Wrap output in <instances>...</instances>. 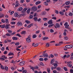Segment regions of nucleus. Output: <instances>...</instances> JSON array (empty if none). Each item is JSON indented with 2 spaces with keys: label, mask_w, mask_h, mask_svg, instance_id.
<instances>
[{
  "label": "nucleus",
  "mask_w": 73,
  "mask_h": 73,
  "mask_svg": "<svg viewBox=\"0 0 73 73\" xmlns=\"http://www.w3.org/2000/svg\"><path fill=\"white\" fill-rule=\"evenodd\" d=\"M67 65L68 66L71 68L72 66V62H67Z\"/></svg>",
  "instance_id": "obj_1"
},
{
  "label": "nucleus",
  "mask_w": 73,
  "mask_h": 73,
  "mask_svg": "<svg viewBox=\"0 0 73 73\" xmlns=\"http://www.w3.org/2000/svg\"><path fill=\"white\" fill-rule=\"evenodd\" d=\"M31 9L33 11H36V10H37V7L35 6H34L32 7Z\"/></svg>",
  "instance_id": "obj_2"
},
{
  "label": "nucleus",
  "mask_w": 73,
  "mask_h": 73,
  "mask_svg": "<svg viewBox=\"0 0 73 73\" xmlns=\"http://www.w3.org/2000/svg\"><path fill=\"white\" fill-rule=\"evenodd\" d=\"M64 25L65 26V28L66 29L68 28V27H69V25H68V22H66L64 24Z\"/></svg>",
  "instance_id": "obj_3"
},
{
  "label": "nucleus",
  "mask_w": 73,
  "mask_h": 73,
  "mask_svg": "<svg viewBox=\"0 0 73 73\" xmlns=\"http://www.w3.org/2000/svg\"><path fill=\"white\" fill-rule=\"evenodd\" d=\"M11 25L10 24H6V26L5 27V28L6 29H9V26Z\"/></svg>",
  "instance_id": "obj_4"
},
{
  "label": "nucleus",
  "mask_w": 73,
  "mask_h": 73,
  "mask_svg": "<svg viewBox=\"0 0 73 73\" xmlns=\"http://www.w3.org/2000/svg\"><path fill=\"white\" fill-rule=\"evenodd\" d=\"M56 26L55 25V28H60V24H58V23H56Z\"/></svg>",
  "instance_id": "obj_5"
},
{
  "label": "nucleus",
  "mask_w": 73,
  "mask_h": 73,
  "mask_svg": "<svg viewBox=\"0 0 73 73\" xmlns=\"http://www.w3.org/2000/svg\"><path fill=\"white\" fill-rule=\"evenodd\" d=\"M63 44V42L62 41H61V42H59V43L58 44H56V46H60V45H61V44Z\"/></svg>",
  "instance_id": "obj_6"
},
{
  "label": "nucleus",
  "mask_w": 73,
  "mask_h": 73,
  "mask_svg": "<svg viewBox=\"0 0 73 73\" xmlns=\"http://www.w3.org/2000/svg\"><path fill=\"white\" fill-rule=\"evenodd\" d=\"M27 10V8L25 7V8L23 9V10L21 11L22 13H25L26 12V11Z\"/></svg>",
  "instance_id": "obj_7"
},
{
  "label": "nucleus",
  "mask_w": 73,
  "mask_h": 73,
  "mask_svg": "<svg viewBox=\"0 0 73 73\" xmlns=\"http://www.w3.org/2000/svg\"><path fill=\"white\" fill-rule=\"evenodd\" d=\"M17 24L18 26H22V25H23V23L20 21L18 22Z\"/></svg>",
  "instance_id": "obj_8"
},
{
  "label": "nucleus",
  "mask_w": 73,
  "mask_h": 73,
  "mask_svg": "<svg viewBox=\"0 0 73 73\" xmlns=\"http://www.w3.org/2000/svg\"><path fill=\"white\" fill-rule=\"evenodd\" d=\"M46 14V12L44 11H43L41 13V15H45Z\"/></svg>",
  "instance_id": "obj_9"
},
{
  "label": "nucleus",
  "mask_w": 73,
  "mask_h": 73,
  "mask_svg": "<svg viewBox=\"0 0 73 73\" xmlns=\"http://www.w3.org/2000/svg\"><path fill=\"white\" fill-rule=\"evenodd\" d=\"M23 8L21 7L18 8V11L19 12L20 11H23Z\"/></svg>",
  "instance_id": "obj_10"
},
{
  "label": "nucleus",
  "mask_w": 73,
  "mask_h": 73,
  "mask_svg": "<svg viewBox=\"0 0 73 73\" xmlns=\"http://www.w3.org/2000/svg\"><path fill=\"white\" fill-rule=\"evenodd\" d=\"M25 64V62L24 61L21 62L19 63L20 65H21V66H23Z\"/></svg>",
  "instance_id": "obj_11"
},
{
  "label": "nucleus",
  "mask_w": 73,
  "mask_h": 73,
  "mask_svg": "<svg viewBox=\"0 0 73 73\" xmlns=\"http://www.w3.org/2000/svg\"><path fill=\"white\" fill-rule=\"evenodd\" d=\"M53 23V21H52V20L51 19L50 20L48 21V24H52Z\"/></svg>",
  "instance_id": "obj_12"
},
{
  "label": "nucleus",
  "mask_w": 73,
  "mask_h": 73,
  "mask_svg": "<svg viewBox=\"0 0 73 73\" xmlns=\"http://www.w3.org/2000/svg\"><path fill=\"white\" fill-rule=\"evenodd\" d=\"M14 16H15V17H18L19 16V15L18 14V13H15Z\"/></svg>",
  "instance_id": "obj_13"
},
{
  "label": "nucleus",
  "mask_w": 73,
  "mask_h": 73,
  "mask_svg": "<svg viewBox=\"0 0 73 73\" xmlns=\"http://www.w3.org/2000/svg\"><path fill=\"white\" fill-rule=\"evenodd\" d=\"M43 56H44V57H48V54L47 53H45L43 55Z\"/></svg>",
  "instance_id": "obj_14"
},
{
  "label": "nucleus",
  "mask_w": 73,
  "mask_h": 73,
  "mask_svg": "<svg viewBox=\"0 0 73 73\" xmlns=\"http://www.w3.org/2000/svg\"><path fill=\"white\" fill-rule=\"evenodd\" d=\"M21 35H25L26 34V32L25 31H22V32H21Z\"/></svg>",
  "instance_id": "obj_15"
},
{
  "label": "nucleus",
  "mask_w": 73,
  "mask_h": 73,
  "mask_svg": "<svg viewBox=\"0 0 73 73\" xmlns=\"http://www.w3.org/2000/svg\"><path fill=\"white\" fill-rule=\"evenodd\" d=\"M13 40H18V38L15 36H13Z\"/></svg>",
  "instance_id": "obj_16"
},
{
  "label": "nucleus",
  "mask_w": 73,
  "mask_h": 73,
  "mask_svg": "<svg viewBox=\"0 0 73 73\" xmlns=\"http://www.w3.org/2000/svg\"><path fill=\"white\" fill-rule=\"evenodd\" d=\"M59 13L60 14V15H62V16H63L64 15V13H63V12L61 11H60L59 12Z\"/></svg>",
  "instance_id": "obj_17"
},
{
  "label": "nucleus",
  "mask_w": 73,
  "mask_h": 73,
  "mask_svg": "<svg viewBox=\"0 0 73 73\" xmlns=\"http://www.w3.org/2000/svg\"><path fill=\"white\" fill-rule=\"evenodd\" d=\"M56 70H58V71H60L61 70V67H58L56 68Z\"/></svg>",
  "instance_id": "obj_18"
},
{
  "label": "nucleus",
  "mask_w": 73,
  "mask_h": 73,
  "mask_svg": "<svg viewBox=\"0 0 73 73\" xmlns=\"http://www.w3.org/2000/svg\"><path fill=\"white\" fill-rule=\"evenodd\" d=\"M40 1H38L36 2L35 4L36 5H38V4H40Z\"/></svg>",
  "instance_id": "obj_19"
},
{
  "label": "nucleus",
  "mask_w": 73,
  "mask_h": 73,
  "mask_svg": "<svg viewBox=\"0 0 73 73\" xmlns=\"http://www.w3.org/2000/svg\"><path fill=\"white\" fill-rule=\"evenodd\" d=\"M26 41L27 42H31V39H29L28 38H26Z\"/></svg>",
  "instance_id": "obj_20"
},
{
  "label": "nucleus",
  "mask_w": 73,
  "mask_h": 73,
  "mask_svg": "<svg viewBox=\"0 0 73 73\" xmlns=\"http://www.w3.org/2000/svg\"><path fill=\"white\" fill-rule=\"evenodd\" d=\"M1 28H5V25H0Z\"/></svg>",
  "instance_id": "obj_21"
},
{
  "label": "nucleus",
  "mask_w": 73,
  "mask_h": 73,
  "mask_svg": "<svg viewBox=\"0 0 73 73\" xmlns=\"http://www.w3.org/2000/svg\"><path fill=\"white\" fill-rule=\"evenodd\" d=\"M49 38L48 37H44L43 38V40H46V39H48Z\"/></svg>",
  "instance_id": "obj_22"
},
{
  "label": "nucleus",
  "mask_w": 73,
  "mask_h": 73,
  "mask_svg": "<svg viewBox=\"0 0 73 73\" xmlns=\"http://www.w3.org/2000/svg\"><path fill=\"white\" fill-rule=\"evenodd\" d=\"M54 25L53 24H52L51 25H48V28H51V27H52L53 25Z\"/></svg>",
  "instance_id": "obj_23"
},
{
  "label": "nucleus",
  "mask_w": 73,
  "mask_h": 73,
  "mask_svg": "<svg viewBox=\"0 0 73 73\" xmlns=\"http://www.w3.org/2000/svg\"><path fill=\"white\" fill-rule=\"evenodd\" d=\"M68 15L69 16H73V13L71 12H70L69 13Z\"/></svg>",
  "instance_id": "obj_24"
},
{
  "label": "nucleus",
  "mask_w": 73,
  "mask_h": 73,
  "mask_svg": "<svg viewBox=\"0 0 73 73\" xmlns=\"http://www.w3.org/2000/svg\"><path fill=\"white\" fill-rule=\"evenodd\" d=\"M31 10L30 9H28L27 11V13H28V14H29V13L30 12V11Z\"/></svg>",
  "instance_id": "obj_25"
},
{
  "label": "nucleus",
  "mask_w": 73,
  "mask_h": 73,
  "mask_svg": "<svg viewBox=\"0 0 73 73\" xmlns=\"http://www.w3.org/2000/svg\"><path fill=\"white\" fill-rule=\"evenodd\" d=\"M73 47V45L71 44L68 45V48H72Z\"/></svg>",
  "instance_id": "obj_26"
},
{
  "label": "nucleus",
  "mask_w": 73,
  "mask_h": 73,
  "mask_svg": "<svg viewBox=\"0 0 73 73\" xmlns=\"http://www.w3.org/2000/svg\"><path fill=\"white\" fill-rule=\"evenodd\" d=\"M10 11H11V10L9 11V13H10V15H12V14H13V13H14V11H12L11 12H10Z\"/></svg>",
  "instance_id": "obj_27"
},
{
  "label": "nucleus",
  "mask_w": 73,
  "mask_h": 73,
  "mask_svg": "<svg viewBox=\"0 0 73 73\" xmlns=\"http://www.w3.org/2000/svg\"><path fill=\"white\" fill-rule=\"evenodd\" d=\"M47 70L48 72V73H50V68H48L47 69Z\"/></svg>",
  "instance_id": "obj_28"
},
{
  "label": "nucleus",
  "mask_w": 73,
  "mask_h": 73,
  "mask_svg": "<svg viewBox=\"0 0 73 73\" xmlns=\"http://www.w3.org/2000/svg\"><path fill=\"white\" fill-rule=\"evenodd\" d=\"M65 4L66 5H69L70 4V1H67L65 3Z\"/></svg>",
  "instance_id": "obj_29"
},
{
  "label": "nucleus",
  "mask_w": 73,
  "mask_h": 73,
  "mask_svg": "<svg viewBox=\"0 0 73 73\" xmlns=\"http://www.w3.org/2000/svg\"><path fill=\"white\" fill-rule=\"evenodd\" d=\"M39 61H44V59L42 58H39Z\"/></svg>",
  "instance_id": "obj_30"
},
{
  "label": "nucleus",
  "mask_w": 73,
  "mask_h": 73,
  "mask_svg": "<svg viewBox=\"0 0 73 73\" xmlns=\"http://www.w3.org/2000/svg\"><path fill=\"white\" fill-rule=\"evenodd\" d=\"M49 44L48 43H47L46 45V48H47V47H49Z\"/></svg>",
  "instance_id": "obj_31"
},
{
  "label": "nucleus",
  "mask_w": 73,
  "mask_h": 73,
  "mask_svg": "<svg viewBox=\"0 0 73 73\" xmlns=\"http://www.w3.org/2000/svg\"><path fill=\"white\" fill-rule=\"evenodd\" d=\"M13 53L10 52L8 56H11V55H13Z\"/></svg>",
  "instance_id": "obj_32"
},
{
  "label": "nucleus",
  "mask_w": 73,
  "mask_h": 73,
  "mask_svg": "<svg viewBox=\"0 0 73 73\" xmlns=\"http://www.w3.org/2000/svg\"><path fill=\"white\" fill-rule=\"evenodd\" d=\"M1 21L2 23H5V20H4L3 19H1Z\"/></svg>",
  "instance_id": "obj_33"
},
{
  "label": "nucleus",
  "mask_w": 73,
  "mask_h": 73,
  "mask_svg": "<svg viewBox=\"0 0 73 73\" xmlns=\"http://www.w3.org/2000/svg\"><path fill=\"white\" fill-rule=\"evenodd\" d=\"M5 70L6 71H7L8 70V68L7 67L5 66Z\"/></svg>",
  "instance_id": "obj_34"
},
{
  "label": "nucleus",
  "mask_w": 73,
  "mask_h": 73,
  "mask_svg": "<svg viewBox=\"0 0 73 73\" xmlns=\"http://www.w3.org/2000/svg\"><path fill=\"white\" fill-rule=\"evenodd\" d=\"M63 69L65 71H68V69H67V68H66V67H64L63 68Z\"/></svg>",
  "instance_id": "obj_35"
},
{
  "label": "nucleus",
  "mask_w": 73,
  "mask_h": 73,
  "mask_svg": "<svg viewBox=\"0 0 73 73\" xmlns=\"http://www.w3.org/2000/svg\"><path fill=\"white\" fill-rule=\"evenodd\" d=\"M66 57V55H65L63 57H62L63 59H65V58Z\"/></svg>",
  "instance_id": "obj_36"
},
{
  "label": "nucleus",
  "mask_w": 73,
  "mask_h": 73,
  "mask_svg": "<svg viewBox=\"0 0 73 73\" xmlns=\"http://www.w3.org/2000/svg\"><path fill=\"white\" fill-rule=\"evenodd\" d=\"M25 22L27 24H30V22L29 21H28V20H26L25 21Z\"/></svg>",
  "instance_id": "obj_37"
},
{
  "label": "nucleus",
  "mask_w": 73,
  "mask_h": 73,
  "mask_svg": "<svg viewBox=\"0 0 73 73\" xmlns=\"http://www.w3.org/2000/svg\"><path fill=\"white\" fill-rule=\"evenodd\" d=\"M53 64L54 65V66H57L58 64H57L55 63Z\"/></svg>",
  "instance_id": "obj_38"
},
{
  "label": "nucleus",
  "mask_w": 73,
  "mask_h": 73,
  "mask_svg": "<svg viewBox=\"0 0 73 73\" xmlns=\"http://www.w3.org/2000/svg\"><path fill=\"white\" fill-rule=\"evenodd\" d=\"M19 6H20V4L17 3L15 5V7H19Z\"/></svg>",
  "instance_id": "obj_39"
},
{
  "label": "nucleus",
  "mask_w": 73,
  "mask_h": 73,
  "mask_svg": "<svg viewBox=\"0 0 73 73\" xmlns=\"http://www.w3.org/2000/svg\"><path fill=\"white\" fill-rule=\"evenodd\" d=\"M33 25V24H31L30 25H29V26H28V28H30L32 27Z\"/></svg>",
  "instance_id": "obj_40"
},
{
  "label": "nucleus",
  "mask_w": 73,
  "mask_h": 73,
  "mask_svg": "<svg viewBox=\"0 0 73 73\" xmlns=\"http://www.w3.org/2000/svg\"><path fill=\"white\" fill-rule=\"evenodd\" d=\"M35 21H37V17H36L34 18Z\"/></svg>",
  "instance_id": "obj_41"
},
{
  "label": "nucleus",
  "mask_w": 73,
  "mask_h": 73,
  "mask_svg": "<svg viewBox=\"0 0 73 73\" xmlns=\"http://www.w3.org/2000/svg\"><path fill=\"white\" fill-rule=\"evenodd\" d=\"M50 61H51V62H50L51 64H53V63L54 62V60H51Z\"/></svg>",
  "instance_id": "obj_42"
},
{
  "label": "nucleus",
  "mask_w": 73,
  "mask_h": 73,
  "mask_svg": "<svg viewBox=\"0 0 73 73\" xmlns=\"http://www.w3.org/2000/svg\"><path fill=\"white\" fill-rule=\"evenodd\" d=\"M19 44H20V43H19V42H17L15 44V45H17V46L19 45Z\"/></svg>",
  "instance_id": "obj_43"
},
{
  "label": "nucleus",
  "mask_w": 73,
  "mask_h": 73,
  "mask_svg": "<svg viewBox=\"0 0 73 73\" xmlns=\"http://www.w3.org/2000/svg\"><path fill=\"white\" fill-rule=\"evenodd\" d=\"M16 36H18L19 37H21V36L19 34H17L16 35Z\"/></svg>",
  "instance_id": "obj_44"
},
{
  "label": "nucleus",
  "mask_w": 73,
  "mask_h": 73,
  "mask_svg": "<svg viewBox=\"0 0 73 73\" xmlns=\"http://www.w3.org/2000/svg\"><path fill=\"white\" fill-rule=\"evenodd\" d=\"M9 21H8V19H5V22L6 23H8Z\"/></svg>",
  "instance_id": "obj_45"
},
{
  "label": "nucleus",
  "mask_w": 73,
  "mask_h": 73,
  "mask_svg": "<svg viewBox=\"0 0 73 73\" xmlns=\"http://www.w3.org/2000/svg\"><path fill=\"white\" fill-rule=\"evenodd\" d=\"M1 69H4V66H3L2 65H1Z\"/></svg>",
  "instance_id": "obj_46"
},
{
  "label": "nucleus",
  "mask_w": 73,
  "mask_h": 73,
  "mask_svg": "<svg viewBox=\"0 0 73 73\" xmlns=\"http://www.w3.org/2000/svg\"><path fill=\"white\" fill-rule=\"evenodd\" d=\"M42 33L43 34V35L44 36H45V31H43L42 32Z\"/></svg>",
  "instance_id": "obj_47"
},
{
  "label": "nucleus",
  "mask_w": 73,
  "mask_h": 73,
  "mask_svg": "<svg viewBox=\"0 0 73 73\" xmlns=\"http://www.w3.org/2000/svg\"><path fill=\"white\" fill-rule=\"evenodd\" d=\"M55 12L56 14H58V10H55Z\"/></svg>",
  "instance_id": "obj_48"
},
{
  "label": "nucleus",
  "mask_w": 73,
  "mask_h": 73,
  "mask_svg": "<svg viewBox=\"0 0 73 73\" xmlns=\"http://www.w3.org/2000/svg\"><path fill=\"white\" fill-rule=\"evenodd\" d=\"M0 59L1 61H4L5 60V59L3 58H1Z\"/></svg>",
  "instance_id": "obj_49"
},
{
  "label": "nucleus",
  "mask_w": 73,
  "mask_h": 73,
  "mask_svg": "<svg viewBox=\"0 0 73 73\" xmlns=\"http://www.w3.org/2000/svg\"><path fill=\"white\" fill-rule=\"evenodd\" d=\"M24 2V0H21L20 3H23Z\"/></svg>",
  "instance_id": "obj_50"
},
{
  "label": "nucleus",
  "mask_w": 73,
  "mask_h": 73,
  "mask_svg": "<svg viewBox=\"0 0 73 73\" xmlns=\"http://www.w3.org/2000/svg\"><path fill=\"white\" fill-rule=\"evenodd\" d=\"M38 46V44H36L34 45V47H36L37 46Z\"/></svg>",
  "instance_id": "obj_51"
},
{
  "label": "nucleus",
  "mask_w": 73,
  "mask_h": 73,
  "mask_svg": "<svg viewBox=\"0 0 73 73\" xmlns=\"http://www.w3.org/2000/svg\"><path fill=\"white\" fill-rule=\"evenodd\" d=\"M5 49V48L4 47H3L1 48V50H2L3 51L4 50V49Z\"/></svg>",
  "instance_id": "obj_52"
},
{
  "label": "nucleus",
  "mask_w": 73,
  "mask_h": 73,
  "mask_svg": "<svg viewBox=\"0 0 73 73\" xmlns=\"http://www.w3.org/2000/svg\"><path fill=\"white\" fill-rule=\"evenodd\" d=\"M8 31L9 33H12V31H11L9 30H8Z\"/></svg>",
  "instance_id": "obj_53"
},
{
  "label": "nucleus",
  "mask_w": 73,
  "mask_h": 73,
  "mask_svg": "<svg viewBox=\"0 0 73 73\" xmlns=\"http://www.w3.org/2000/svg\"><path fill=\"white\" fill-rule=\"evenodd\" d=\"M33 38H36V37H37V36L35 35H33Z\"/></svg>",
  "instance_id": "obj_54"
},
{
  "label": "nucleus",
  "mask_w": 73,
  "mask_h": 73,
  "mask_svg": "<svg viewBox=\"0 0 73 73\" xmlns=\"http://www.w3.org/2000/svg\"><path fill=\"white\" fill-rule=\"evenodd\" d=\"M27 72V70H24L23 71V73H25Z\"/></svg>",
  "instance_id": "obj_55"
},
{
  "label": "nucleus",
  "mask_w": 73,
  "mask_h": 73,
  "mask_svg": "<svg viewBox=\"0 0 73 73\" xmlns=\"http://www.w3.org/2000/svg\"><path fill=\"white\" fill-rule=\"evenodd\" d=\"M47 19H48L47 18H43V20L44 21H46L47 20Z\"/></svg>",
  "instance_id": "obj_56"
},
{
  "label": "nucleus",
  "mask_w": 73,
  "mask_h": 73,
  "mask_svg": "<svg viewBox=\"0 0 73 73\" xmlns=\"http://www.w3.org/2000/svg\"><path fill=\"white\" fill-rule=\"evenodd\" d=\"M44 4L45 5H48V4L47 3H46V2H45L44 3Z\"/></svg>",
  "instance_id": "obj_57"
},
{
  "label": "nucleus",
  "mask_w": 73,
  "mask_h": 73,
  "mask_svg": "<svg viewBox=\"0 0 73 73\" xmlns=\"http://www.w3.org/2000/svg\"><path fill=\"white\" fill-rule=\"evenodd\" d=\"M29 18L30 19H32L33 18V16L32 15H30L29 16Z\"/></svg>",
  "instance_id": "obj_58"
},
{
  "label": "nucleus",
  "mask_w": 73,
  "mask_h": 73,
  "mask_svg": "<svg viewBox=\"0 0 73 73\" xmlns=\"http://www.w3.org/2000/svg\"><path fill=\"white\" fill-rule=\"evenodd\" d=\"M31 36L29 35L28 37L27 38H28V39L31 40Z\"/></svg>",
  "instance_id": "obj_59"
},
{
  "label": "nucleus",
  "mask_w": 73,
  "mask_h": 73,
  "mask_svg": "<svg viewBox=\"0 0 73 73\" xmlns=\"http://www.w3.org/2000/svg\"><path fill=\"white\" fill-rule=\"evenodd\" d=\"M35 69H38V66H36L35 67Z\"/></svg>",
  "instance_id": "obj_60"
},
{
  "label": "nucleus",
  "mask_w": 73,
  "mask_h": 73,
  "mask_svg": "<svg viewBox=\"0 0 73 73\" xmlns=\"http://www.w3.org/2000/svg\"><path fill=\"white\" fill-rule=\"evenodd\" d=\"M6 35L7 36H11V35L9 34V33H7L6 34Z\"/></svg>",
  "instance_id": "obj_61"
},
{
  "label": "nucleus",
  "mask_w": 73,
  "mask_h": 73,
  "mask_svg": "<svg viewBox=\"0 0 73 73\" xmlns=\"http://www.w3.org/2000/svg\"><path fill=\"white\" fill-rule=\"evenodd\" d=\"M54 32V30H53V29H51L50 30V32L51 33H52V32Z\"/></svg>",
  "instance_id": "obj_62"
},
{
  "label": "nucleus",
  "mask_w": 73,
  "mask_h": 73,
  "mask_svg": "<svg viewBox=\"0 0 73 73\" xmlns=\"http://www.w3.org/2000/svg\"><path fill=\"white\" fill-rule=\"evenodd\" d=\"M64 38L66 40H68V37H64Z\"/></svg>",
  "instance_id": "obj_63"
},
{
  "label": "nucleus",
  "mask_w": 73,
  "mask_h": 73,
  "mask_svg": "<svg viewBox=\"0 0 73 73\" xmlns=\"http://www.w3.org/2000/svg\"><path fill=\"white\" fill-rule=\"evenodd\" d=\"M70 72L71 73H73V69H71L70 70Z\"/></svg>",
  "instance_id": "obj_64"
}]
</instances>
